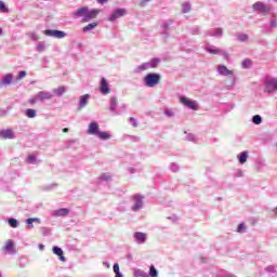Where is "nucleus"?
I'll return each mask as SVG.
<instances>
[{
  "label": "nucleus",
  "instance_id": "3",
  "mask_svg": "<svg viewBox=\"0 0 277 277\" xmlns=\"http://www.w3.org/2000/svg\"><path fill=\"white\" fill-rule=\"evenodd\" d=\"M143 81L146 88H155V85H159L161 75L157 72H149L143 78Z\"/></svg>",
  "mask_w": 277,
  "mask_h": 277
},
{
  "label": "nucleus",
  "instance_id": "50",
  "mask_svg": "<svg viewBox=\"0 0 277 277\" xmlns=\"http://www.w3.org/2000/svg\"><path fill=\"white\" fill-rule=\"evenodd\" d=\"M164 116H167V118H173L174 111H172L170 108H166Z\"/></svg>",
  "mask_w": 277,
  "mask_h": 277
},
{
  "label": "nucleus",
  "instance_id": "51",
  "mask_svg": "<svg viewBox=\"0 0 277 277\" xmlns=\"http://www.w3.org/2000/svg\"><path fill=\"white\" fill-rule=\"evenodd\" d=\"M28 36L31 40H34V42H38V40H40V38L38 37V35H36V32H29Z\"/></svg>",
  "mask_w": 277,
  "mask_h": 277
},
{
  "label": "nucleus",
  "instance_id": "14",
  "mask_svg": "<svg viewBox=\"0 0 277 277\" xmlns=\"http://www.w3.org/2000/svg\"><path fill=\"white\" fill-rule=\"evenodd\" d=\"M253 10L254 12H256L258 14H267V12H269V10L267 9V6L265 5V3L263 2H255L253 4Z\"/></svg>",
  "mask_w": 277,
  "mask_h": 277
},
{
  "label": "nucleus",
  "instance_id": "5",
  "mask_svg": "<svg viewBox=\"0 0 277 277\" xmlns=\"http://www.w3.org/2000/svg\"><path fill=\"white\" fill-rule=\"evenodd\" d=\"M264 91L274 94L277 91V79L268 77L264 80Z\"/></svg>",
  "mask_w": 277,
  "mask_h": 277
},
{
  "label": "nucleus",
  "instance_id": "24",
  "mask_svg": "<svg viewBox=\"0 0 277 277\" xmlns=\"http://www.w3.org/2000/svg\"><path fill=\"white\" fill-rule=\"evenodd\" d=\"M206 51H207V53H210L211 55H220L222 49H220L215 45L207 44Z\"/></svg>",
  "mask_w": 277,
  "mask_h": 277
},
{
  "label": "nucleus",
  "instance_id": "44",
  "mask_svg": "<svg viewBox=\"0 0 277 277\" xmlns=\"http://www.w3.org/2000/svg\"><path fill=\"white\" fill-rule=\"evenodd\" d=\"M45 47H44V42L40 41L37 44L36 51H38L39 53H42V51H44Z\"/></svg>",
  "mask_w": 277,
  "mask_h": 277
},
{
  "label": "nucleus",
  "instance_id": "32",
  "mask_svg": "<svg viewBox=\"0 0 277 277\" xmlns=\"http://www.w3.org/2000/svg\"><path fill=\"white\" fill-rule=\"evenodd\" d=\"M149 277H159V272L155 267V265L149 266V273L147 274Z\"/></svg>",
  "mask_w": 277,
  "mask_h": 277
},
{
  "label": "nucleus",
  "instance_id": "25",
  "mask_svg": "<svg viewBox=\"0 0 277 277\" xmlns=\"http://www.w3.org/2000/svg\"><path fill=\"white\" fill-rule=\"evenodd\" d=\"M96 137H98V140H102L103 142H107V140H111V134L109 132L100 131L97 132Z\"/></svg>",
  "mask_w": 277,
  "mask_h": 277
},
{
  "label": "nucleus",
  "instance_id": "62",
  "mask_svg": "<svg viewBox=\"0 0 277 277\" xmlns=\"http://www.w3.org/2000/svg\"><path fill=\"white\" fill-rule=\"evenodd\" d=\"M128 172H130V174H135V168L133 167L129 168Z\"/></svg>",
  "mask_w": 277,
  "mask_h": 277
},
{
  "label": "nucleus",
  "instance_id": "15",
  "mask_svg": "<svg viewBox=\"0 0 277 277\" xmlns=\"http://www.w3.org/2000/svg\"><path fill=\"white\" fill-rule=\"evenodd\" d=\"M133 239L135 243L143 245L148 239V236L146 233L136 232L133 234Z\"/></svg>",
  "mask_w": 277,
  "mask_h": 277
},
{
  "label": "nucleus",
  "instance_id": "53",
  "mask_svg": "<svg viewBox=\"0 0 277 277\" xmlns=\"http://www.w3.org/2000/svg\"><path fill=\"white\" fill-rule=\"evenodd\" d=\"M186 140H187V142H196V135L188 133L186 135Z\"/></svg>",
  "mask_w": 277,
  "mask_h": 277
},
{
  "label": "nucleus",
  "instance_id": "2",
  "mask_svg": "<svg viewBox=\"0 0 277 277\" xmlns=\"http://www.w3.org/2000/svg\"><path fill=\"white\" fill-rule=\"evenodd\" d=\"M161 64V58L154 57L149 62L143 63L138 66H136L133 69L134 75H140L144 72V70H149V68H157Z\"/></svg>",
  "mask_w": 277,
  "mask_h": 277
},
{
  "label": "nucleus",
  "instance_id": "38",
  "mask_svg": "<svg viewBox=\"0 0 277 277\" xmlns=\"http://www.w3.org/2000/svg\"><path fill=\"white\" fill-rule=\"evenodd\" d=\"M219 55H222V57L226 61V62H230V54H228L226 52V50L221 49V52L219 53Z\"/></svg>",
  "mask_w": 277,
  "mask_h": 277
},
{
  "label": "nucleus",
  "instance_id": "60",
  "mask_svg": "<svg viewBox=\"0 0 277 277\" xmlns=\"http://www.w3.org/2000/svg\"><path fill=\"white\" fill-rule=\"evenodd\" d=\"M29 219L32 220V223L34 222H37V224L41 223V220L39 217H29Z\"/></svg>",
  "mask_w": 277,
  "mask_h": 277
},
{
  "label": "nucleus",
  "instance_id": "18",
  "mask_svg": "<svg viewBox=\"0 0 277 277\" xmlns=\"http://www.w3.org/2000/svg\"><path fill=\"white\" fill-rule=\"evenodd\" d=\"M101 132L98 128V122L93 121L89 124L88 133L89 135H97Z\"/></svg>",
  "mask_w": 277,
  "mask_h": 277
},
{
  "label": "nucleus",
  "instance_id": "63",
  "mask_svg": "<svg viewBox=\"0 0 277 277\" xmlns=\"http://www.w3.org/2000/svg\"><path fill=\"white\" fill-rule=\"evenodd\" d=\"M103 265H104V267H107V268L111 267V265L109 264V262H103Z\"/></svg>",
  "mask_w": 277,
  "mask_h": 277
},
{
  "label": "nucleus",
  "instance_id": "9",
  "mask_svg": "<svg viewBox=\"0 0 277 277\" xmlns=\"http://www.w3.org/2000/svg\"><path fill=\"white\" fill-rule=\"evenodd\" d=\"M44 36H48L50 38H57L58 40H62L68 36L66 31L64 30H57V29H45L43 31Z\"/></svg>",
  "mask_w": 277,
  "mask_h": 277
},
{
  "label": "nucleus",
  "instance_id": "8",
  "mask_svg": "<svg viewBox=\"0 0 277 277\" xmlns=\"http://www.w3.org/2000/svg\"><path fill=\"white\" fill-rule=\"evenodd\" d=\"M216 72H219V75H221L222 77H230L233 83L232 85H235V72L230 69H228V67H226V65H219Z\"/></svg>",
  "mask_w": 277,
  "mask_h": 277
},
{
  "label": "nucleus",
  "instance_id": "45",
  "mask_svg": "<svg viewBox=\"0 0 277 277\" xmlns=\"http://www.w3.org/2000/svg\"><path fill=\"white\" fill-rule=\"evenodd\" d=\"M38 101H40V100L38 98V94H36L35 96H32L28 100V103H29V105H36V103H38Z\"/></svg>",
  "mask_w": 277,
  "mask_h": 277
},
{
  "label": "nucleus",
  "instance_id": "28",
  "mask_svg": "<svg viewBox=\"0 0 277 277\" xmlns=\"http://www.w3.org/2000/svg\"><path fill=\"white\" fill-rule=\"evenodd\" d=\"M26 163H29L31 166H36V163H40V161H38V158L36 157V155H28L26 158Z\"/></svg>",
  "mask_w": 277,
  "mask_h": 277
},
{
  "label": "nucleus",
  "instance_id": "39",
  "mask_svg": "<svg viewBox=\"0 0 277 277\" xmlns=\"http://www.w3.org/2000/svg\"><path fill=\"white\" fill-rule=\"evenodd\" d=\"M189 10H192V4H189V2H185L182 5V12L183 14H187L189 12Z\"/></svg>",
  "mask_w": 277,
  "mask_h": 277
},
{
  "label": "nucleus",
  "instance_id": "52",
  "mask_svg": "<svg viewBox=\"0 0 277 277\" xmlns=\"http://www.w3.org/2000/svg\"><path fill=\"white\" fill-rule=\"evenodd\" d=\"M24 77H27V71L21 70L17 75V81H21Z\"/></svg>",
  "mask_w": 277,
  "mask_h": 277
},
{
  "label": "nucleus",
  "instance_id": "10",
  "mask_svg": "<svg viewBox=\"0 0 277 277\" xmlns=\"http://www.w3.org/2000/svg\"><path fill=\"white\" fill-rule=\"evenodd\" d=\"M126 14H127V9L118 8L111 12L107 21L109 23H115V21H118V18H122V16H126Z\"/></svg>",
  "mask_w": 277,
  "mask_h": 277
},
{
  "label": "nucleus",
  "instance_id": "56",
  "mask_svg": "<svg viewBox=\"0 0 277 277\" xmlns=\"http://www.w3.org/2000/svg\"><path fill=\"white\" fill-rule=\"evenodd\" d=\"M256 163H258V168H264L265 160H258Z\"/></svg>",
  "mask_w": 277,
  "mask_h": 277
},
{
  "label": "nucleus",
  "instance_id": "21",
  "mask_svg": "<svg viewBox=\"0 0 277 277\" xmlns=\"http://www.w3.org/2000/svg\"><path fill=\"white\" fill-rule=\"evenodd\" d=\"M13 79H14V76L12 74L4 75L0 80V88H3V85H10Z\"/></svg>",
  "mask_w": 277,
  "mask_h": 277
},
{
  "label": "nucleus",
  "instance_id": "33",
  "mask_svg": "<svg viewBox=\"0 0 277 277\" xmlns=\"http://www.w3.org/2000/svg\"><path fill=\"white\" fill-rule=\"evenodd\" d=\"M8 224H9V226H11V228H18V220H16L14 217H9Z\"/></svg>",
  "mask_w": 277,
  "mask_h": 277
},
{
  "label": "nucleus",
  "instance_id": "47",
  "mask_svg": "<svg viewBox=\"0 0 277 277\" xmlns=\"http://www.w3.org/2000/svg\"><path fill=\"white\" fill-rule=\"evenodd\" d=\"M237 233H246V223H240L237 226Z\"/></svg>",
  "mask_w": 277,
  "mask_h": 277
},
{
  "label": "nucleus",
  "instance_id": "61",
  "mask_svg": "<svg viewBox=\"0 0 277 277\" xmlns=\"http://www.w3.org/2000/svg\"><path fill=\"white\" fill-rule=\"evenodd\" d=\"M97 3H100L101 5H105V3H108L109 0H96Z\"/></svg>",
  "mask_w": 277,
  "mask_h": 277
},
{
  "label": "nucleus",
  "instance_id": "55",
  "mask_svg": "<svg viewBox=\"0 0 277 277\" xmlns=\"http://www.w3.org/2000/svg\"><path fill=\"white\" fill-rule=\"evenodd\" d=\"M130 123L132 124V127H137V119L130 117Z\"/></svg>",
  "mask_w": 277,
  "mask_h": 277
},
{
  "label": "nucleus",
  "instance_id": "42",
  "mask_svg": "<svg viewBox=\"0 0 277 277\" xmlns=\"http://www.w3.org/2000/svg\"><path fill=\"white\" fill-rule=\"evenodd\" d=\"M26 228L27 230H31V228H34V220H30V219H26Z\"/></svg>",
  "mask_w": 277,
  "mask_h": 277
},
{
  "label": "nucleus",
  "instance_id": "54",
  "mask_svg": "<svg viewBox=\"0 0 277 277\" xmlns=\"http://www.w3.org/2000/svg\"><path fill=\"white\" fill-rule=\"evenodd\" d=\"M113 272H115V274L120 273V265L118 263H115L113 266Z\"/></svg>",
  "mask_w": 277,
  "mask_h": 277
},
{
  "label": "nucleus",
  "instance_id": "1",
  "mask_svg": "<svg viewBox=\"0 0 277 277\" xmlns=\"http://www.w3.org/2000/svg\"><path fill=\"white\" fill-rule=\"evenodd\" d=\"M101 10L98 9L90 10L88 6H82L78 9L76 12H74L72 16L74 18H81V16H83L82 23H90L92 18H96V16H98Z\"/></svg>",
  "mask_w": 277,
  "mask_h": 277
},
{
  "label": "nucleus",
  "instance_id": "31",
  "mask_svg": "<svg viewBox=\"0 0 277 277\" xmlns=\"http://www.w3.org/2000/svg\"><path fill=\"white\" fill-rule=\"evenodd\" d=\"M133 274H134V277H150V276H148V273H146L140 268H135Z\"/></svg>",
  "mask_w": 277,
  "mask_h": 277
},
{
  "label": "nucleus",
  "instance_id": "59",
  "mask_svg": "<svg viewBox=\"0 0 277 277\" xmlns=\"http://www.w3.org/2000/svg\"><path fill=\"white\" fill-rule=\"evenodd\" d=\"M150 0H142L141 1V8H146V3H148Z\"/></svg>",
  "mask_w": 277,
  "mask_h": 277
},
{
  "label": "nucleus",
  "instance_id": "16",
  "mask_svg": "<svg viewBox=\"0 0 277 277\" xmlns=\"http://www.w3.org/2000/svg\"><path fill=\"white\" fill-rule=\"evenodd\" d=\"M37 98L40 103H44V101H51V98H53V93L49 91H40L37 93Z\"/></svg>",
  "mask_w": 277,
  "mask_h": 277
},
{
  "label": "nucleus",
  "instance_id": "19",
  "mask_svg": "<svg viewBox=\"0 0 277 277\" xmlns=\"http://www.w3.org/2000/svg\"><path fill=\"white\" fill-rule=\"evenodd\" d=\"M52 252L53 254H56V256H58L60 261H62V263H66V256H64V250H62V248L54 246L52 248Z\"/></svg>",
  "mask_w": 277,
  "mask_h": 277
},
{
  "label": "nucleus",
  "instance_id": "48",
  "mask_svg": "<svg viewBox=\"0 0 277 277\" xmlns=\"http://www.w3.org/2000/svg\"><path fill=\"white\" fill-rule=\"evenodd\" d=\"M41 233L43 237H49V235H51V229H49L48 227H41Z\"/></svg>",
  "mask_w": 277,
  "mask_h": 277
},
{
  "label": "nucleus",
  "instance_id": "11",
  "mask_svg": "<svg viewBox=\"0 0 277 277\" xmlns=\"http://www.w3.org/2000/svg\"><path fill=\"white\" fill-rule=\"evenodd\" d=\"M118 107V97L117 96H111L109 101V111L113 113V116H120L122 111L117 110Z\"/></svg>",
  "mask_w": 277,
  "mask_h": 277
},
{
  "label": "nucleus",
  "instance_id": "36",
  "mask_svg": "<svg viewBox=\"0 0 277 277\" xmlns=\"http://www.w3.org/2000/svg\"><path fill=\"white\" fill-rule=\"evenodd\" d=\"M169 170H171V172H179V170H181V167L176 162H171L169 166Z\"/></svg>",
  "mask_w": 277,
  "mask_h": 277
},
{
  "label": "nucleus",
  "instance_id": "23",
  "mask_svg": "<svg viewBox=\"0 0 277 277\" xmlns=\"http://www.w3.org/2000/svg\"><path fill=\"white\" fill-rule=\"evenodd\" d=\"M88 101H90V94H84L80 96L78 107L79 109H83L84 107L88 106Z\"/></svg>",
  "mask_w": 277,
  "mask_h": 277
},
{
  "label": "nucleus",
  "instance_id": "29",
  "mask_svg": "<svg viewBox=\"0 0 277 277\" xmlns=\"http://www.w3.org/2000/svg\"><path fill=\"white\" fill-rule=\"evenodd\" d=\"M66 93V87H58L57 89H53V94H55L56 96H64V94Z\"/></svg>",
  "mask_w": 277,
  "mask_h": 277
},
{
  "label": "nucleus",
  "instance_id": "26",
  "mask_svg": "<svg viewBox=\"0 0 277 277\" xmlns=\"http://www.w3.org/2000/svg\"><path fill=\"white\" fill-rule=\"evenodd\" d=\"M24 115L26 116V118H36V116H38V110L34 108H27L24 111Z\"/></svg>",
  "mask_w": 277,
  "mask_h": 277
},
{
  "label": "nucleus",
  "instance_id": "49",
  "mask_svg": "<svg viewBox=\"0 0 277 277\" xmlns=\"http://www.w3.org/2000/svg\"><path fill=\"white\" fill-rule=\"evenodd\" d=\"M100 181H111V175L107 174V173H103L100 176Z\"/></svg>",
  "mask_w": 277,
  "mask_h": 277
},
{
  "label": "nucleus",
  "instance_id": "34",
  "mask_svg": "<svg viewBox=\"0 0 277 277\" xmlns=\"http://www.w3.org/2000/svg\"><path fill=\"white\" fill-rule=\"evenodd\" d=\"M188 31L192 36H200V26H193Z\"/></svg>",
  "mask_w": 277,
  "mask_h": 277
},
{
  "label": "nucleus",
  "instance_id": "6",
  "mask_svg": "<svg viewBox=\"0 0 277 277\" xmlns=\"http://www.w3.org/2000/svg\"><path fill=\"white\" fill-rule=\"evenodd\" d=\"M180 103L184 105V107H187L188 109H193V111H198L199 109L198 102L193 101L192 98L185 95L180 96Z\"/></svg>",
  "mask_w": 277,
  "mask_h": 277
},
{
  "label": "nucleus",
  "instance_id": "12",
  "mask_svg": "<svg viewBox=\"0 0 277 277\" xmlns=\"http://www.w3.org/2000/svg\"><path fill=\"white\" fill-rule=\"evenodd\" d=\"M205 36H210V38H222L224 36V29L213 28V29L207 30L205 32Z\"/></svg>",
  "mask_w": 277,
  "mask_h": 277
},
{
  "label": "nucleus",
  "instance_id": "22",
  "mask_svg": "<svg viewBox=\"0 0 277 277\" xmlns=\"http://www.w3.org/2000/svg\"><path fill=\"white\" fill-rule=\"evenodd\" d=\"M3 250L8 252V254H16V248H14V240H8L6 245L3 247Z\"/></svg>",
  "mask_w": 277,
  "mask_h": 277
},
{
  "label": "nucleus",
  "instance_id": "13",
  "mask_svg": "<svg viewBox=\"0 0 277 277\" xmlns=\"http://www.w3.org/2000/svg\"><path fill=\"white\" fill-rule=\"evenodd\" d=\"M100 92L101 94H103L104 96L109 94V92H111V89H109V82H107L106 78H102L101 82H100Z\"/></svg>",
  "mask_w": 277,
  "mask_h": 277
},
{
  "label": "nucleus",
  "instance_id": "7",
  "mask_svg": "<svg viewBox=\"0 0 277 277\" xmlns=\"http://www.w3.org/2000/svg\"><path fill=\"white\" fill-rule=\"evenodd\" d=\"M174 25V19H166L160 25V35L162 36L163 40H168L170 38V26Z\"/></svg>",
  "mask_w": 277,
  "mask_h": 277
},
{
  "label": "nucleus",
  "instance_id": "46",
  "mask_svg": "<svg viewBox=\"0 0 277 277\" xmlns=\"http://www.w3.org/2000/svg\"><path fill=\"white\" fill-rule=\"evenodd\" d=\"M237 38H238L239 42H246V40H248L249 36L246 34H239Z\"/></svg>",
  "mask_w": 277,
  "mask_h": 277
},
{
  "label": "nucleus",
  "instance_id": "57",
  "mask_svg": "<svg viewBox=\"0 0 277 277\" xmlns=\"http://www.w3.org/2000/svg\"><path fill=\"white\" fill-rule=\"evenodd\" d=\"M4 116H8V110L0 109V118H4Z\"/></svg>",
  "mask_w": 277,
  "mask_h": 277
},
{
  "label": "nucleus",
  "instance_id": "27",
  "mask_svg": "<svg viewBox=\"0 0 277 277\" xmlns=\"http://www.w3.org/2000/svg\"><path fill=\"white\" fill-rule=\"evenodd\" d=\"M98 27V22H93L82 28L83 34H88V31H92V29H96Z\"/></svg>",
  "mask_w": 277,
  "mask_h": 277
},
{
  "label": "nucleus",
  "instance_id": "58",
  "mask_svg": "<svg viewBox=\"0 0 277 277\" xmlns=\"http://www.w3.org/2000/svg\"><path fill=\"white\" fill-rule=\"evenodd\" d=\"M117 211H127V207H124L123 205H119V207L117 208Z\"/></svg>",
  "mask_w": 277,
  "mask_h": 277
},
{
  "label": "nucleus",
  "instance_id": "41",
  "mask_svg": "<svg viewBox=\"0 0 277 277\" xmlns=\"http://www.w3.org/2000/svg\"><path fill=\"white\" fill-rule=\"evenodd\" d=\"M0 12H10V10L8 9V5H5V2L0 0Z\"/></svg>",
  "mask_w": 277,
  "mask_h": 277
},
{
  "label": "nucleus",
  "instance_id": "40",
  "mask_svg": "<svg viewBox=\"0 0 277 277\" xmlns=\"http://www.w3.org/2000/svg\"><path fill=\"white\" fill-rule=\"evenodd\" d=\"M271 29H276L277 22H276V15H273L269 21Z\"/></svg>",
  "mask_w": 277,
  "mask_h": 277
},
{
  "label": "nucleus",
  "instance_id": "35",
  "mask_svg": "<svg viewBox=\"0 0 277 277\" xmlns=\"http://www.w3.org/2000/svg\"><path fill=\"white\" fill-rule=\"evenodd\" d=\"M265 272H267L269 276H276V266L269 265L265 268Z\"/></svg>",
  "mask_w": 277,
  "mask_h": 277
},
{
  "label": "nucleus",
  "instance_id": "30",
  "mask_svg": "<svg viewBox=\"0 0 277 277\" xmlns=\"http://www.w3.org/2000/svg\"><path fill=\"white\" fill-rule=\"evenodd\" d=\"M239 163L243 164L246 161H248V151H242L238 156Z\"/></svg>",
  "mask_w": 277,
  "mask_h": 277
},
{
  "label": "nucleus",
  "instance_id": "43",
  "mask_svg": "<svg viewBox=\"0 0 277 277\" xmlns=\"http://www.w3.org/2000/svg\"><path fill=\"white\" fill-rule=\"evenodd\" d=\"M250 64H252V61H250V58H246L242 61V68H250Z\"/></svg>",
  "mask_w": 277,
  "mask_h": 277
},
{
  "label": "nucleus",
  "instance_id": "37",
  "mask_svg": "<svg viewBox=\"0 0 277 277\" xmlns=\"http://www.w3.org/2000/svg\"><path fill=\"white\" fill-rule=\"evenodd\" d=\"M252 122L253 124H261V122H263V117H261V115H254L252 117Z\"/></svg>",
  "mask_w": 277,
  "mask_h": 277
},
{
  "label": "nucleus",
  "instance_id": "20",
  "mask_svg": "<svg viewBox=\"0 0 277 277\" xmlns=\"http://www.w3.org/2000/svg\"><path fill=\"white\" fill-rule=\"evenodd\" d=\"M68 213H70V210H68V208H61L58 210H54L52 212V215L54 217H66V215H68Z\"/></svg>",
  "mask_w": 277,
  "mask_h": 277
},
{
  "label": "nucleus",
  "instance_id": "64",
  "mask_svg": "<svg viewBox=\"0 0 277 277\" xmlns=\"http://www.w3.org/2000/svg\"><path fill=\"white\" fill-rule=\"evenodd\" d=\"M115 277H124V276L119 272V273H115Z\"/></svg>",
  "mask_w": 277,
  "mask_h": 277
},
{
  "label": "nucleus",
  "instance_id": "17",
  "mask_svg": "<svg viewBox=\"0 0 277 277\" xmlns=\"http://www.w3.org/2000/svg\"><path fill=\"white\" fill-rule=\"evenodd\" d=\"M0 137H2V140H15L16 135H14L13 129H5L0 131Z\"/></svg>",
  "mask_w": 277,
  "mask_h": 277
},
{
  "label": "nucleus",
  "instance_id": "4",
  "mask_svg": "<svg viewBox=\"0 0 277 277\" xmlns=\"http://www.w3.org/2000/svg\"><path fill=\"white\" fill-rule=\"evenodd\" d=\"M132 202L134 205L132 206V211L134 213H137V211H141V209H144V196L140 194H135L131 197Z\"/></svg>",
  "mask_w": 277,
  "mask_h": 277
}]
</instances>
